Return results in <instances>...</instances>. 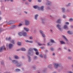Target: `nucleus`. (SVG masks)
I'll use <instances>...</instances> for the list:
<instances>
[{
  "label": "nucleus",
  "mask_w": 73,
  "mask_h": 73,
  "mask_svg": "<svg viewBox=\"0 0 73 73\" xmlns=\"http://www.w3.org/2000/svg\"><path fill=\"white\" fill-rule=\"evenodd\" d=\"M38 45H39V46H41V45H42V44L38 42Z\"/></svg>",
  "instance_id": "obj_36"
},
{
  "label": "nucleus",
  "mask_w": 73,
  "mask_h": 73,
  "mask_svg": "<svg viewBox=\"0 0 73 73\" xmlns=\"http://www.w3.org/2000/svg\"><path fill=\"white\" fill-rule=\"evenodd\" d=\"M25 41L26 42H29V41L28 40H25Z\"/></svg>",
  "instance_id": "obj_47"
},
{
  "label": "nucleus",
  "mask_w": 73,
  "mask_h": 73,
  "mask_svg": "<svg viewBox=\"0 0 73 73\" xmlns=\"http://www.w3.org/2000/svg\"><path fill=\"white\" fill-rule=\"evenodd\" d=\"M72 67H73V64L72 65Z\"/></svg>",
  "instance_id": "obj_63"
},
{
  "label": "nucleus",
  "mask_w": 73,
  "mask_h": 73,
  "mask_svg": "<svg viewBox=\"0 0 73 73\" xmlns=\"http://www.w3.org/2000/svg\"><path fill=\"white\" fill-rule=\"evenodd\" d=\"M68 51L69 52H70V50H69Z\"/></svg>",
  "instance_id": "obj_56"
},
{
  "label": "nucleus",
  "mask_w": 73,
  "mask_h": 73,
  "mask_svg": "<svg viewBox=\"0 0 73 73\" xmlns=\"http://www.w3.org/2000/svg\"><path fill=\"white\" fill-rule=\"evenodd\" d=\"M73 21V19H72L71 18L70 19L69 21Z\"/></svg>",
  "instance_id": "obj_37"
},
{
  "label": "nucleus",
  "mask_w": 73,
  "mask_h": 73,
  "mask_svg": "<svg viewBox=\"0 0 73 73\" xmlns=\"http://www.w3.org/2000/svg\"><path fill=\"white\" fill-rule=\"evenodd\" d=\"M52 55H53V56H54V55H55V53H53L52 54Z\"/></svg>",
  "instance_id": "obj_50"
},
{
  "label": "nucleus",
  "mask_w": 73,
  "mask_h": 73,
  "mask_svg": "<svg viewBox=\"0 0 73 73\" xmlns=\"http://www.w3.org/2000/svg\"><path fill=\"white\" fill-rule=\"evenodd\" d=\"M10 27H11L10 28V29H12V28H13V26H11Z\"/></svg>",
  "instance_id": "obj_46"
},
{
  "label": "nucleus",
  "mask_w": 73,
  "mask_h": 73,
  "mask_svg": "<svg viewBox=\"0 0 73 73\" xmlns=\"http://www.w3.org/2000/svg\"><path fill=\"white\" fill-rule=\"evenodd\" d=\"M17 51H19L20 50H22L23 51H25L26 50V49L25 48H21L20 49H18L17 50Z\"/></svg>",
  "instance_id": "obj_6"
},
{
  "label": "nucleus",
  "mask_w": 73,
  "mask_h": 73,
  "mask_svg": "<svg viewBox=\"0 0 73 73\" xmlns=\"http://www.w3.org/2000/svg\"><path fill=\"white\" fill-rule=\"evenodd\" d=\"M13 47V44H9V48H10H10H11Z\"/></svg>",
  "instance_id": "obj_23"
},
{
  "label": "nucleus",
  "mask_w": 73,
  "mask_h": 73,
  "mask_svg": "<svg viewBox=\"0 0 73 73\" xmlns=\"http://www.w3.org/2000/svg\"><path fill=\"white\" fill-rule=\"evenodd\" d=\"M68 34H70V35H72V34H73V33L70 31H68Z\"/></svg>",
  "instance_id": "obj_18"
},
{
  "label": "nucleus",
  "mask_w": 73,
  "mask_h": 73,
  "mask_svg": "<svg viewBox=\"0 0 73 73\" xmlns=\"http://www.w3.org/2000/svg\"><path fill=\"white\" fill-rule=\"evenodd\" d=\"M13 24V22L12 21H10L9 22V24Z\"/></svg>",
  "instance_id": "obj_24"
},
{
  "label": "nucleus",
  "mask_w": 73,
  "mask_h": 73,
  "mask_svg": "<svg viewBox=\"0 0 73 73\" xmlns=\"http://www.w3.org/2000/svg\"><path fill=\"white\" fill-rule=\"evenodd\" d=\"M60 42L61 44H65V42L62 41H60Z\"/></svg>",
  "instance_id": "obj_17"
},
{
  "label": "nucleus",
  "mask_w": 73,
  "mask_h": 73,
  "mask_svg": "<svg viewBox=\"0 0 73 73\" xmlns=\"http://www.w3.org/2000/svg\"><path fill=\"white\" fill-rule=\"evenodd\" d=\"M24 58V56H22V58Z\"/></svg>",
  "instance_id": "obj_58"
},
{
  "label": "nucleus",
  "mask_w": 73,
  "mask_h": 73,
  "mask_svg": "<svg viewBox=\"0 0 73 73\" xmlns=\"http://www.w3.org/2000/svg\"><path fill=\"white\" fill-rule=\"evenodd\" d=\"M28 56L29 58V62H30V61H31V57L28 56Z\"/></svg>",
  "instance_id": "obj_19"
},
{
  "label": "nucleus",
  "mask_w": 73,
  "mask_h": 73,
  "mask_svg": "<svg viewBox=\"0 0 73 73\" xmlns=\"http://www.w3.org/2000/svg\"><path fill=\"white\" fill-rule=\"evenodd\" d=\"M11 42L13 43V44L15 43V42H14V40H11L10 41Z\"/></svg>",
  "instance_id": "obj_28"
},
{
  "label": "nucleus",
  "mask_w": 73,
  "mask_h": 73,
  "mask_svg": "<svg viewBox=\"0 0 73 73\" xmlns=\"http://www.w3.org/2000/svg\"><path fill=\"white\" fill-rule=\"evenodd\" d=\"M24 29L25 30L27 31V32H28V31H29V29L26 27L24 28Z\"/></svg>",
  "instance_id": "obj_15"
},
{
  "label": "nucleus",
  "mask_w": 73,
  "mask_h": 73,
  "mask_svg": "<svg viewBox=\"0 0 73 73\" xmlns=\"http://www.w3.org/2000/svg\"><path fill=\"white\" fill-rule=\"evenodd\" d=\"M29 42H30V43H33V41H29Z\"/></svg>",
  "instance_id": "obj_44"
},
{
  "label": "nucleus",
  "mask_w": 73,
  "mask_h": 73,
  "mask_svg": "<svg viewBox=\"0 0 73 73\" xmlns=\"http://www.w3.org/2000/svg\"><path fill=\"white\" fill-rule=\"evenodd\" d=\"M48 68H50L51 67V65H49L48 66Z\"/></svg>",
  "instance_id": "obj_51"
},
{
  "label": "nucleus",
  "mask_w": 73,
  "mask_h": 73,
  "mask_svg": "<svg viewBox=\"0 0 73 73\" xmlns=\"http://www.w3.org/2000/svg\"><path fill=\"white\" fill-rule=\"evenodd\" d=\"M29 38L30 39L32 40V39H33V37H32V36H31L29 37Z\"/></svg>",
  "instance_id": "obj_41"
},
{
  "label": "nucleus",
  "mask_w": 73,
  "mask_h": 73,
  "mask_svg": "<svg viewBox=\"0 0 73 73\" xmlns=\"http://www.w3.org/2000/svg\"><path fill=\"white\" fill-rule=\"evenodd\" d=\"M50 4H51V2L49 1H47V3L46 4L47 5H50Z\"/></svg>",
  "instance_id": "obj_16"
},
{
  "label": "nucleus",
  "mask_w": 73,
  "mask_h": 73,
  "mask_svg": "<svg viewBox=\"0 0 73 73\" xmlns=\"http://www.w3.org/2000/svg\"><path fill=\"white\" fill-rule=\"evenodd\" d=\"M38 16V14H36L35 16V20H37V17Z\"/></svg>",
  "instance_id": "obj_12"
},
{
  "label": "nucleus",
  "mask_w": 73,
  "mask_h": 73,
  "mask_svg": "<svg viewBox=\"0 0 73 73\" xmlns=\"http://www.w3.org/2000/svg\"><path fill=\"white\" fill-rule=\"evenodd\" d=\"M61 50V48H59L58 49L59 50Z\"/></svg>",
  "instance_id": "obj_54"
},
{
  "label": "nucleus",
  "mask_w": 73,
  "mask_h": 73,
  "mask_svg": "<svg viewBox=\"0 0 73 73\" xmlns=\"http://www.w3.org/2000/svg\"><path fill=\"white\" fill-rule=\"evenodd\" d=\"M23 32H19L18 33V35H19V36H23Z\"/></svg>",
  "instance_id": "obj_11"
},
{
  "label": "nucleus",
  "mask_w": 73,
  "mask_h": 73,
  "mask_svg": "<svg viewBox=\"0 0 73 73\" xmlns=\"http://www.w3.org/2000/svg\"><path fill=\"white\" fill-rule=\"evenodd\" d=\"M23 36H26L27 35V33L26 32H23Z\"/></svg>",
  "instance_id": "obj_10"
},
{
  "label": "nucleus",
  "mask_w": 73,
  "mask_h": 73,
  "mask_svg": "<svg viewBox=\"0 0 73 73\" xmlns=\"http://www.w3.org/2000/svg\"><path fill=\"white\" fill-rule=\"evenodd\" d=\"M29 2H31L32 1V0H28Z\"/></svg>",
  "instance_id": "obj_52"
},
{
  "label": "nucleus",
  "mask_w": 73,
  "mask_h": 73,
  "mask_svg": "<svg viewBox=\"0 0 73 73\" xmlns=\"http://www.w3.org/2000/svg\"><path fill=\"white\" fill-rule=\"evenodd\" d=\"M62 12H65V8H62Z\"/></svg>",
  "instance_id": "obj_25"
},
{
  "label": "nucleus",
  "mask_w": 73,
  "mask_h": 73,
  "mask_svg": "<svg viewBox=\"0 0 73 73\" xmlns=\"http://www.w3.org/2000/svg\"><path fill=\"white\" fill-rule=\"evenodd\" d=\"M14 57L15 58H16V59H19V57L16 55H15L14 56Z\"/></svg>",
  "instance_id": "obj_22"
},
{
  "label": "nucleus",
  "mask_w": 73,
  "mask_h": 73,
  "mask_svg": "<svg viewBox=\"0 0 73 73\" xmlns=\"http://www.w3.org/2000/svg\"><path fill=\"white\" fill-rule=\"evenodd\" d=\"M35 9H38L40 10V7L37 5H35L33 7Z\"/></svg>",
  "instance_id": "obj_8"
},
{
  "label": "nucleus",
  "mask_w": 73,
  "mask_h": 73,
  "mask_svg": "<svg viewBox=\"0 0 73 73\" xmlns=\"http://www.w3.org/2000/svg\"><path fill=\"white\" fill-rule=\"evenodd\" d=\"M1 17H0V20H1Z\"/></svg>",
  "instance_id": "obj_59"
},
{
  "label": "nucleus",
  "mask_w": 73,
  "mask_h": 73,
  "mask_svg": "<svg viewBox=\"0 0 73 73\" xmlns=\"http://www.w3.org/2000/svg\"><path fill=\"white\" fill-rule=\"evenodd\" d=\"M42 35L43 37H45V35L44 34H42Z\"/></svg>",
  "instance_id": "obj_34"
},
{
  "label": "nucleus",
  "mask_w": 73,
  "mask_h": 73,
  "mask_svg": "<svg viewBox=\"0 0 73 73\" xmlns=\"http://www.w3.org/2000/svg\"><path fill=\"white\" fill-rule=\"evenodd\" d=\"M40 48H41V49H45V47H40Z\"/></svg>",
  "instance_id": "obj_43"
},
{
  "label": "nucleus",
  "mask_w": 73,
  "mask_h": 73,
  "mask_svg": "<svg viewBox=\"0 0 73 73\" xmlns=\"http://www.w3.org/2000/svg\"><path fill=\"white\" fill-rule=\"evenodd\" d=\"M38 2L39 3H40V2H41V0H38Z\"/></svg>",
  "instance_id": "obj_48"
},
{
  "label": "nucleus",
  "mask_w": 73,
  "mask_h": 73,
  "mask_svg": "<svg viewBox=\"0 0 73 73\" xmlns=\"http://www.w3.org/2000/svg\"><path fill=\"white\" fill-rule=\"evenodd\" d=\"M10 1L11 2H12V1H13V0H10Z\"/></svg>",
  "instance_id": "obj_53"
},
{
  "label": "nucleus",
  "mask_w": 73,
  "mask_h": 73,
  "mask_svg": "<svg viewBox=\"0 0 73 73\" xmlns=\"http://www.w3.org/2000/svg\"><path fill=\"white\" fill-rule=\"evenodd\" d=\"M61 19H59L57 21V23H61Z\"/></svg>",
  "instance_id": "obj_13"
},
{
  "label": "nucleus",
  "mask_w": 73,
  "mask_h": 73,
  "mask_svg": "<svg viewBox=\"0 0 73 73\" xmlns=\"http://www.w3.org/2000/svg\"><path fill=\"white\" fill-rule=\"evenodd\" d=\"M36 55H38V54H39V52H38V51H36Z\"/></svg>",
  "instance_id": "obj_31"
},
{
  "label": "nucleus",
  "mask_w": 73,
  "mask_h": 73,
  "mask_svg": "<svg viewBox=\"0 0 73 73\" xmlns=\"http://www.w3.org/2000/svg\"><path fill=\"white\" fill-rule=\"evenodd\" d=\"M34 50L35 51V52H38V50H37V49L36 48H34Z\"/></svg>",
  "instance_id": "obj_29"
},
{
  "label": "nucleus",
  "mask_w": 73,
  "mask_h": 73,
  "mask_svg": "<svg viewBox=\"0 0 73 73\" xmlns=\"http://www.w3.org/2000/svg\"><path fill=\"white\" fill-rule=\"evenodd\" d=\"M39 56L41 57V58H43V55L42 54H40L39 55Z\"/></svg>",
  "instance_id": "obj_30"
},
{
  "label": "nucleus",
  "mask_w": 73,
  "mask_h": 73,
  "mask_svg": "<svg viewBox=\"0 0 73 73\" xmlns=\"http://www.w3.org/2000/svg\"><path fill=\"white\" fill-rule=\"evenodd\" d=\"M28 54L29 55H32V54H33V52H32V50H29L28 52Z\"/></svg>",
  "instance_id": "obj_4"
},
{
  "label": "nucleus",
  "mask_w": 73,
  "mask_h": 73,
  "mask_svg": "<svg viewBox=\"0 0 73 73\" xmlns=\"http://www.w3.org/2000/svg\"><path fill=\"white\" fill-rule=\"evenodd\" d=\"M62 38L64 39L65 40V41L67 42H68V39L66 38V37L65 36L63 35L62 36Z\"/></svg>",
  "instance_id": "obj_5"
},
{
  "label": "nucleus",
  "mask_w": 73,
  "mask_h": 73,
  "mask_svg": "<svg viewBox=\"0 0 73 73\" xmlns=\"http://www.w3.org/2000/svg\"><path fill=\"white\" fill-rule=\"evenodd\" d=\"M25 4L26 5H27V4H28V2H26L25 3Z\"/></svg>",
  "instance_id": "obj_45"
},
{
  "label": "nucleus",
  "mask_w": 73,
  "mask_h": 73,
  "mask_svg": "<svg viewBox=\"0 0 73 73\" xmlns=\"http://www.w3.org/2000/svg\"><path fill=\"white\" fill-rule=\"evenodd\" d=\"M54 68H57L58 66H59V64L57 63H54Z\"/></svg>",
  "instance_id": "obj_3"
},
{
  "label": "nucleus",
  "mask_w": 73,
  "mask_h": 73,
  "mask_svg": "<svg viewBox=\"0 0 73 73\" xmlns=\"http://www.w3.org/2000/svg\"><path fill=\"white\" fill-rule=\"evenodd\" d=\"M56 26L60 31H61V28L60 27H61V26L60 25H57Z\"/></svg>",
  "instance_id": "obj_9"
},
{
  "label": "nucleus",
  "mask_w": 73,
  "mask_h": 73,
  "mask_svg": "<svg viewBox=\"0 0 73 73\" xmlns=\"http://www.w3.org/2000/svg\"><path fill=\"white\" fill-rule=\"evenodd\" d=\"M17 44L18 45H21V43L20 42H18L17 43Z\"/></svg>",
  "instance_id": "obj_26"
},
{
  "label": "nucleus",
  "mask_w": 73,
  "mask_h": 73,
  "mask_svg": "<svg viewBox=\"0 0 73 73\" xmlns=\"http://www.w3.org/2000/svg\"><path fill=\"white\" fill-rule=\"evenodd\" d=\"M66 16H65L64 15H63V18H66Z\"/></svg>",
  "instance_id": "obj_49"
},
{
  "label": "nucleus",
  "mask_w": 73,
  "mask_h": 73,
  "mask_svg": "<svg viewBox=\"0 0 73 73\" xmlns=\"http://www.w3.org/2000/svg\"><path fill=\"white\" fill-rule=\"evenodd\" d=\"M51 42H49L48 43L47 45L48 46H49V45H51Z\"/></svg>",
  "instance_id": "obj_33"
},
{
  "label": "nucleus",
  "mask_w": 73,
  "mask_h": 73,
  "mask_svg": "<svg viewBox=\"0 0 73 73\" xmlns=\"http://www.w3.org/2000/svg\"><path fill=\"white\" fill-rule=\"evenodd\" d=\"M50 49L52 51H53V50H54V49L53 48H50Z\"/></svg>",
  "instance_id": "obj_40"
},
{
  "label": "nucleus",
  "mask_w": 73,
  "mask_h": 73,
  "mask_svg": "<svg viewBox=\"0 0 73 73\" xmlns=\"http://www.w3.org/2000/svg\"><path fill=\"white\" fill-rule=\"evenodd\" d=\"M64 29H68V27L66 25H65L64 26Z\"/></svg>",
  "instance_id": "obj_21"
},
{
  "label": "nucleus",
  "mask_w": 73,
  "mask_h": 73,
  "mask_svg": "<svg viewBox=\"0 0 73 73\" xmlns=\"http://www.w3.org/2000/svg\"><path fill=\"white\" fill-rule=\"evenodd\" d=\"M30 25L29 21L27 20H26L25 21V25Z\"/></svg>",
  "instance_id": "obj_2"
},
{
  "label": "nucleus",
  "mask_w": 73,
  "mask_h": 73,
  "mask_svg": "<svg viewBox=\"0 0 73 73\" xmlns=\"http://www.w3.org/2000/svg\"><path fill=\"white\" fill-rule=\"evenodd\" d=\"M50 41L51 42H52V43H54L55 42L54 40H53L52 39H50Z\"/></svg>",
  "instance_id": "obj_20"
},
{
  "label": "nucleus",
  "mask_w": 73,
  "mask_h": 73,
  "mask_svg": "<svg viewBox=\"0 0 73 73\" xmlns=\"http://www.w3.org/2000/svg\"><path fill=\"white\" fill-rule=\"evenodd\" d=\"M64 49H66V48H65V47H64Z\"/></svg>",
  "instance_id": "obj_60"
},
{
  "label": "nucleus",
  "mask_w": 73,
  "mask_h": 73,
  "mask_svg": "<svg viewBox=\"0 0 73 73\" xmlns=\"http://www.w3.org/2000/svg\"><path fill=\"white\" fill-rule=\"evenodd\" d=\"M3 49V50H5V46H3L2 47H1L0 48V52H1Z\"/></svg>",
  "instance_id": "obj_7"
},
{
  "label": "nucleus",
  "mask_w": 73,
  "mask_h": 73,
  "mask_svg": "<svg viewBox=\"0 0 73 73\" xmlns=\"http://www.w3.org/2000/svg\"><path fill=\"white\" fill-rule=\"evenodd\" d=\"M40 33H41L42 35L43 34V32H42V30H40Z\"/></svg>",
  "instance_id": "obj_38"
},
{
  "label": "nucleus",
  "mask_w": 73,
  "mask_h": 73,
  "mask_svg": "<svg viewBox=\"0 0 73 73\" xmlns=\"http://www.w3.org/2000/svg\"><path fill=\"white\" fill-rule=\"evenodd\" d=\"M44 6H42L40 8V9L41 11H43L44 10Z\"/></svg>",
  "instance_id": "obj_14"
},
{
  "label": "nucleus",
  "mask_w": 73,
  "mask_h": 73,
  "mask_svg": "<svg viewBox=\"0 0 73 73\" xmlns=\"http://www.w3.org/2000/svg\"><path fill=\"white\" fill-rule=\"evenodd\" d=\"M13 62L14 64H16V66H20V63H18V62L17 61L15 60H13L12 61Z\"/></svg>",
  "instance_id": "obj_1"
},
{
  "label": "nucleus",
  "mask_w": 73,
  "mask_h": 73,
  "mask_svg": "<svg viewBox=\"0 0 73 73\" xmlns=\"http://www.w3.org/2000/svg\"><path fill=\"white\" fill-rule=\"evenodd\" d=\"M34 59H36L37 58V56H34Z\"/></svg>",
  "instance_id": "obj_42"
},
{
  "label": "nucleus",
  "mask_w": 73,
  "mask_h": 73,
  "mask_svg": "<svg viewBox=\"0 0 73 73\" xmlns=\"http://www.w3.org/2000/svg\"><path fill=\"white\" fill-rule=\"evenodd\" d=\"M44 58H47L46 55H44Z\"/></svg>",
  "instance_id": "obj_39"
},
{
  "label": "nucleus",
  "mask_w": 73,
  "mask_h": 73,
  "mask_svg": "<svg viewBox=\"0 0 73 73\" xmlns=\"http://www.w3.org/2000/svg\"><path fill=\"white\" fill-rule=\"evenodd\" d=\"M70 4L69 3V4H68V6H69V5H70Z\"/></svg>",
  "instance_id": "obj_61"
},
{
  "label": "nucleus",
  "mask_w": 73,
  "mask_h": 73,
  "mask_svg": "<svg viewBox=\"0 0 73 73\" xmlns=\"http://www.w3.org/2000/svg\"><path fill=\"white\" fill-rule=\"evenodd\" d=\"M7 38H6V40H7Z\"/></svg>",
  "instance_id": "obj_64"
},
{
  "label": "nucleus",
  "mask_w": 73,
  "mask_h": 73,
  "mask_svg": "<svg viewBox=\"0 0 73 73\" xmlns=\"http://www.w3.org/2000/svg\"><path fill=\"white\" fill-rule=\"evenodd\" d=\"M46 52H48V50H46Z\"/></svg>",
  "instance_id": "obj_57"
},
{
  "label": "nucleus",
  "mask_w": 73,
  "mask_h": 73,
  "mask_svg": "<svg viewBox=\"0 0 73 73\" xmlns=\"http://www.w3.org/2000/svg\"><path fill=\"white\" fill-rule=\"evenodd\" d=\"M0 15H1V12L0 11Z\"/></svg>",
  "instance_id": "obj_62"
},
{
  "label": "nucleus",
  "mask_w": 73,
  "mask_h": 73,
  "mask_svg": "<svg viewBox=\"0 0 73 73\" xmlns=\"http://www.w3.org/2000/svg\"><path fill=\"white\" fill-rule=\"evenodd\" d=\"M65 24L67 25H69V23L68 22H66Z\"/></svg>",
  "instance_id": "obj_35"
},
{
  "label": "nucleus",
  "mask_w": 73,
  "mask_h": 73,
  "mask_svg": "<svg viewBox=\"0 0 73 73\" xmlns=\"http://www.w3.org/2000/svg\"><path fill=\"white\" fill-rule=\"evenodd\" d=\"M25 12V13H26V14H27V12Z\"/></svg>",
  "instance_id": "obj_55"
},
{
  "label": "nucleus",
  "mask_w": 73,
  "mask_h": 73,
  "mask_svg": "<svg viewBox=\"0 0 73 73\" xmlns=\"http://www.w3.org/2000/svg\"><path fill=\"white\" fill-rule=\"evenodd\" d=\"M16 72H20V69H16Z\"/></svg>",
  "instance_id": "obj_27"
},
{
  "label": "nucleus",
  "mask_w": 73,
  "mask_h": 73,
  "mask_svg": "<svg viewBox=\"0 0 73 73\" xmlns=\"http://www.w3.org/2000/svg\"><path fill=\"white\" fill-rule=\"evenodd\" d=\"M23 25V24L21 23H20L18 25V27H21V26H22Z\"/></svg>",
  "instance_id": "obj_32"
}]
</instances>
